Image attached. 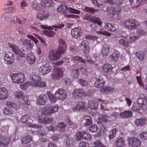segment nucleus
<instances>
[{
	"label": "nucleus",
	"mask_w": 147,
	"mask_h": 147,
	"mask_svg": "<svg viewBox=\"0 0 147 147\" xmlns=\"http://www.w3.org/2000/svg\"><path fill=\"white\" fill-rule=\"evenodd\" d=\"M57 11L60 13H62L64 14L65 16L66 17L67 14V12L70 13H73L76 14H79L80 13V11L71 7L68 8L65 6L61 4L57 8Z\"/></svg>",
	"instance_id": "obj_1"
},
{
	"label": "nucleus",
	"mask_w": 147,
	"mask_h": 147,
	"mask_svg": "<svg viewBox=\"0 0 147 147\" xmlns=\"http://www.w3.org/2000/svg\"><path fill=\"white\" fill-rule=\"evenodd\" d=\"M10 76L12 81L14 83H21L25 80L24 75L22 73H11Z\"/></svg>",
	"instance_id": "obj_2"
},
{
	"label": "nucleus",
	"mask_w": 147,
	"mask_h": 147,
	"mask_svg": "<svg viewBox=\"0 0 147 147\" xmlns=\"http://www.w3.org/2000/svg\"><path fill=\"white\" fill-rule=\"evenodd\" d=\"M63 54L57 50V51L51 50L49 53V58L51 61H56L60 58L61 55Z\"/></svg>",
	"instance_id": "obj_3"
},
{
	"label": "nucleus",
	"mask_w": 147,
	"mask_h": 147,
	"mask_svg": "<svg viewBox=\"0 0 147 147\" xmlns=\"http://www.w3.org/2000/svg\"><path fill=\"white\" fill-rule=\"evenodd\" d=\"M126 28L131 30L140 28V26L139 23L137 21L132 22L129 20H126L124 23Z\"/></svg>",
	"instance_id": "obj_4"
},
{
	"label": "nucleus",
	"mask_w": 147,
	"mask_h": 147,
	"mask_svg": "<svg viewBox=\"0 0 147 147\" xmlns=\"http://www.w3.org/2000/svg\"><path fill=\"white\" fill-rule=\"evenodd\" d=\"M5 105L7 106L3 109V113L5 114H10L12 113V111L11 110L10 108L15 109L17 106L16 104L12 102H7L5 103Z\"/></svg>",
	"instance_id": "obj_5"
},
{
	"label": "nucleus",
	"mask_w": 147,
	"mask_h": 147,
	"mask_svg": "<svg viewBox=\"0 0 147 147\" xmlns=\"http://www.w3.org/2000/svg\"><path fill=\"white\" fill-rule=\"evenodd\" d=\"M128 144L132 147H137L141 145L140 140L136 137H131L127 139Z\"/></svg>",
	"instance_id": "obj_6"
},
{
	"label": "nucleus",
	"mask_w": 147,
	"mask_h": 147,
	"mask_svg": "<svg viewBox=\"0 0 147 147\" xmlns=\"http://www.w3.org/2000/svg\"><path fill=\"white\" fill-rule=\"evenodd\" d=\"M55 96L58 99L60 100H63L66 98L67 97V92L64 90L59 88L56 91L55 93Z\"/></svg>",
	"instance_id": "obj_7"
},
{
	"label": "nucleus",
	"mask_w": 147,
	"mask_h": 147,
	"mask_svg": "<svg viewBox=\"0 0 147 147\" xmlns=\"http://www.w3.org/2000/svg\"><path fill=\"white\" fill-rule=\"evenodd\" d=\"M52 68L49 64L47 63L42 65L39 68V70L42 74L44 75L50 72Z\"/></svg>",
	"instance_id": "obj_8"
},
{
	"label": "nucleus",
	"mask_w": 147,
	"mask_h": 147,
	"mask_svg": "<svg viewBox=\"0 0 147 147\" xmlns=\"http://www.w3.org/2000/svg\"><path fill=\"white\" fill-rule=\"evenodd\" d=\"M58 43L59 45L57 50L61 52V53L64 54L67 47V44L62 38L59 39Z\"/></svg>",
	"instance_id": "obj_9"
},
{
	"label": "nucleus",
	"mask_w": 147,
	"mask_h": 147,
	"mask_svg": "<svg viewBox=\"0 0 147 147\" xmlns=\"http://www.w3.org/2000/svg\"><path fill=\"white\" fill-rule=\"evenodd\" d=\"M54 74L53 76V78L55 80H58L62 77L63 72L62 69L55 68L54 69Z\"/></svg>",
	"instance_id": "obj_10"
},
{
	"label": "nucleus",
	"mask_w": 147,
	"mask_h": 147,
	"mask_svg": "<svg viewBox=\"0 0 147 147\" xmlns=\"http://www.w3.org/2000/svg\"><path fill=\"white\" fill-rule=\"evenodd\" d=\"M11 141L9 137L0 135V146L6 147Z\"/></svg>",
	"instance_id": "obj_11"
},
{
	"label": "nucleus",
	"mask_w": 147,
	"mask_h": 147,
	"mask_svg": "<svg viewBox=\"0 0 147 147\" xmlns=\"http://www.w3.org/2000/svg\"><path fill=\"white\" fill-rule=\"evenodd\" d=\"M13 55L12 53L9 52L6 54L4 57L5 62L9 64H12L14 61V59L13 58Z\"/></svg>",
	"instance_id": "obj_12"
},
{
	"label": "nucleus",
	"mask_w": 147,
	"mask_h": 147,
	"mask_svg": "<svg viewBox=\"0 0 147 147\" xmlns=\"http://www.w3.org/2000/svg\"><path fill=\"white\" fill-rule=\"evenodd\" d=\"M71 34L76 38H78L82 35V32L80 27H78L72 29L71 31Z\"/></svg>",
	"instance_id": "obj_13"
},
{
	"label": "nucleus",
	"mask_w": 147,
	"mask_h": 147,
	"mask_svg": "<svg viewBox=\"0 0 147 147\" xmlns=\"http://www.w3.org/2000/svg\"><path fill=\"white\" fill-rule=\"evenodd\" d=\"M105 82L104 79L101 76H99L98 79L96 80L94 86L97 88H101L104 86Z\"/></svg>",
	"instance_id": "obj_14"
},
{
	"label": "nucleus",
	"mask_w": 147,
	"mask_h": 147,
	"mask_svg": "<svg viewBox=\"0 0 147 147\" xmlns=\"http://www.w3.org/2000/svg\"><path fill=\"white\" fill-rule=\"evenodd\" d=\"M105 28L106 29L111 32L115 31L119 28L117 24L109 23L105 24Z\"/></svg>",
	"instance_id": "obj_15"
},
{
	"label": "nucleus",
	"mask_w": 147,
	"mask_h": 147,
	"mask_svg": "<svg viewBox=\"0 0 147 147\" xmlns=\"http://www.w3.org/2000/svg\"><path fill=\"white\" fill-rule=\"evenodd\" d=\"M8 96V92L5 87L0 88V100H4L6 99Z\"/></svg>",
	"instance_id": "obj_16"
},
{
	"label": "nucleus",
	"mask_w": 147,
	"mask_h": 147,
	"mask_svg": "<svg viewBox=\"0 0 147 147\" xmlns=\"http://www.w3.org/2000/svg\"><path fill=\"white\" fill-rule=\"evenodd\" d=\"M84 93L82 89L80 88L78 89L74 90L72 93V94L74 98L78 99L80 97H81Z\"/></svg>",
	"instance_id": "obj_17"
},
{
	"label": "nucleus",
	"mask_w": 147,
	"mask_h": 147,
	"mask_svg": "<svg viewBox=\"0 0 147 147\" xmlns=\"http://www.w3.org/2000/svg\"><path fill=\"white\" fill-rule=\"evenodd\" d=\"M47 99V96L45 95L42 94L40 95L36 100L37 102L39 104L44 105L46 104Z\"/></svg>",
	"instance_id": "obj_18"
},
{
	"label": "nucleus",
	"mask_w": 147,
	"mask_h": 147,
	"mask_svg": "<svg viewBox=\"0 0 147 147\" xmlns=\"http://www.w3.org/2000/svg\"><path fill=\"white\" fill-rule=\"evenodd\" d=\"M110 49L109 44V42H107L106 44L103 45L101 53L103 55L107 56L109 54Z\"/></svg>",
	"instance_id": "obj_19"
},
{
	"label": "nucleus",
	"mask_w": 147,
	"mask_h": 147,
	"mask_svg": "<svg viewBox=\"0 0 147 147\" xmlns=\"http://www.w3.org/2000/svg\"><path fill=\"white\" fill-rule=\"evenodd\" d=\"M115 145L117 147H125L124 138L122 137L117 138L115 140Z\"/></svg>",
	"instance_id": "obj_20"
},
{
	"label": "nucleus",
	"mask_w": 147,
	"mask_h": 147,
	"mask_svg": "<svg viewBox=\"0 0 147 147\" xmlns=\"http://www.w3.org/2000/svg\"><path fill=\"white\" fill-rule=\"evenodd\" d=\"M112 70V65L108 63L104 64L102 67V71L107 74H111Z\"/></svg>",
	"instance_id": "obj_21"
},
{
	"label": "nucleus",
	"mask_w": 147,
	"mask_h": 147,
	"mask_svg": "<svg viewBox=\"0 0 147 147\" xmlns=\"http://www.w3.org/2000/svg\"><path fill=\"white\" fill-rule=\"evenodd\" d=\"M110 118L109 115L106 114H103L99 117L98 119V122L100 123H103L109 122V119Z\"/></svg>",
	"instance_id": "obj_22"
},
{
	"label": "nucleus",
	"mask_w": 147,
	"mask_h": 147,
	"mask_svg": "<svg viewBox=\"0 0 147 147\" xmlns=\"http://www.w3.org/2000/svg\"><path fill=\"white\" fill-rule=\"evenodd\" d=\"M53 120V119L50 117L45 116L40 118L38 119V122L42 123H52Z\"/></svg>",
	"instance_id": "obj_23"
},
{
	"label": "nucleus",
	"mask_w": 147,
	"mask_h": 147,
	"mask_svg": "<svg viewBox=\"0 0 147 147\" xmlns=\"http://www.w3.org/2000/svg\"><path fill=\"white\" fill-rule=\"evenodd\" d=\"M132 112L131 111H126L120 113L119 115L122 118H127L132 116Z\"/></svg>",
	"instance_id": "obj_24"
},
{
	"label": "nucleus",
	"mask_w": 147,
	"mask_h": 147,
	"mask_svg": "<svg viewBox=\"0 0 147 147\" xmlns=\"http://www.w3.org/2000/svg\"><path fill=\"white\" fill-rule=\"evenodd\" d=\"M22 45L26 47V49L28 48L32 49L34 44L32 41L29 40L25 39L23 41Z\"/></svg>",
	"instance_id": "obj_25"
},
{
	"label": "nucleus",
	"mask_w": 147,
	"mask_h": 147,
	"mask_svg": "<svg viewBox=\"0 0 147 147\" xmlns=\"http://www.w3.org/2000/svg\"><path fill=\"white\" fill-rule=\"evenodd\" d=\"M86 104L84 102H79L75 107L74 108V111L79 110H85L86 109Z\"/></svg>",
	"instance_id": "obj_26"
},
{
	"label": "nucleus",
	"mask_w": 147,
	"mask_h": 147,
	"mask_svg": "<svg viewBox=\"0 0 147 147\" xmlns=\"http://www.w3.org/2000/svg\"><path fill=\"white\" fill-rule=\"evenodd\" d=\"M84 123V125L87 126L92 124V119L90 117L88 116H85L83 120Z\"/></svg>",
	"instance_id": "obj_27"
},
{
	"label": "nucleus",
	"mask_w": 147,
	"mask_h": 147,
	"mask_svg": "<svg viewBox=\"0 0 147 147\" xmlns=\"http://www.w3.org/2000/svg\"><path fill=\"white\" fill-rule=\"evenodd\" d=\"M98 103L94 102L92 100H89L88 103V107L92 110H95L97 109Z\"/></svg>",
	"instance_id": "obj_28"
},
{
	"label": "nucleus",
	"mask_w": 147,
	"mask_h": 147,
	"mask_svg": "<svg viewBox=\"0 0 147 147\" xmlns=\"http://www.w3.org/2000/svg\"><path fill=\"white\" fill-rule=\"evenodd\" d=\"M47 94L50 101L52 103H54L56 102L58 98L55 97V95H54L52 93L49 91L47 92Z\"/></svg>",
	"instance_id": "obj_29"
},
{
	"label": "nucleus",
	"mask_w": 147,
	"mask_h": 147,
	"mask_svg": "<svg viewBox=\"0 0 147 147\" xmlns=\"http://www.w3.org/2000/svg\"><path fill=\"white\" fill-rule=\"evenodd\" d=\"M20 121L22 123H30L32 121L29 116L28 115H24L22 117Z\"/></svg>",
	"instance_id": "obj_30"
},
{
	"label": "nucleus",
	"mask_w": 147,
	"mask_h": 147,
	"mask_svg": "<svg viewBox=\"0 0 147 147\" xmlns=\"http://www.w3.org/2000/svg\"><path fill=\"white\" fill-rule=\"evenodd\" d=\"M57 126L60 132H63L66 130L67 125L64 122H61L58 123Z\"/></svg>",
	"instance_id": "obj_31"
},
{
	"label": "nucleus",
	"mask_w": 147,
	"mask_h": 147,
	"mask_svg": "<svg viewBox=\"0 0 147 147\" xmlns=\"http://www.w3.org/2000/svg\"><path fill=\"white\" fill-rule=\"evenodd\" d=\"M74 144V139L73 138H68L65 141V147H72Z\"/></svg>",
	"instance_id": "obj_32"
},
{
	"label": "nucleus",
	"mask_w": 147,
	"mask_h": 147,
	"mask_svg": "<svg viewBox=\"0 0 147 147\" xmlns=\"http://www.w3.org/2000/svg\"><path fill=\"white\" fill-rule=\"evenodd\" d=\"M119 56L120 55L117 52L115 51L110 56V61L114 62H116Z\"/></svg>",
	"instance_id": "obj_33"
},
{
	"label": "nucleus",
	"mask_w": 147,
	"mask_h": 147,
	"mask_svg": "<svg viewBox=\"0 0 147 147\" xmlns=\"http://www.w3.org/2000/svg\"><path fill=\"white\" fill-rule=\"evenodd\" d=\"M33 86L34 87H44L46 86L45 82L42 81L41 78L39 79L36 83L33 84Z\"/></svg>",
	"instance_id": "obj_34"
},
{
	"label": "nucleus",
	"mask_w": 147,
	"mask_h": 147,
	"mask_svg": "<svg viewBox=\"0 0 147 147\" xmlns=\"http://www.w3.org/2000/svg\"><path fill=\"white\" fill-rule=\"evenodd\" d=\"M41 3L47 7H51L53 5V2L51 0H41Z\"/></svg>",
	"instance_id": "obj_35"
},
{
	"label": "nucleus",
	"mask_w": 147,
	"mask_h": 147,
	"mask_svg": "<svg viewBox=\"0 0 147 147\" xmlns=\"http://www.w3.org/2000/svg\"><path fill=\"white\" fill-rule=\"evenodd\" d=\"M32 139V137L31 136L27 135L22 139V142L23 144H26L31 141Z\"/></svg>",
	"instance_id": "obj_36"
},
{
	"label": "nucleus",
	"mask_w": 147,
	"mask_h": 147,
	"mask_svg": "<svg viewBox=\"0 0 147 147\" xmlns=\"http://www.w3.org/2000/svg\"><path fill=\"white\" fill-rule=\"evenodd\" d=\"M72 60L73 61H76L80 62L81 63L86 64V63L85 59H83L82 57L78 56H75L73 57Z\"/></svg>",
	"instance_id": "obj_37"
},
{
	"label": "nucleus",
	"mask_w": 147,
	"mask_h": 147,
	"mask_svg": "<svg viewBox=\"0 0 147 147\" xmlns=\"http://www.w3.org/2000/svg\"><path fill=\"white\" fill-rule=\"evenodd\" d=\"M146 121V120L144 119H138L136 120L135 123L138 126H141L145 124Z\"/></svg>",
	"instance_id": "obj_38"
},
{
	"label": "nucleus",
	"mask_w": 147,
	"mask_h": 147,
	"mask_svg": "<svg viewBox=\"0 0 147 147\" xmlns=\"http://www.w3.org/2000/svg\"><path fill=\"white\" fill-rule=\"evenodd\" d=\"M96 32L98 34L102 35L108 36H109L111 35V33L104 30L102 29H100L99 31H96Z\"/></svg>",
	"instance_id": "obj_39"
},
{
	"label": "nucleus",
	"mask_w": 147,
	"mask_h": 147,
	"mask_svg": "<svg viewBox=\"0 0 147 147\" xmlns=\"http://www.w3.org/2000/svg\"><path fill=\"white\" fill-rule=\"evenodd\" d=\"M142 105L138 104L136 102H134L132 108V110L134 111H138L141 109Z\"/></svg>",
	"instance_id": "obj_40"
},
{
	"label": "nucleus",
	"mask_w": 147,
	"mask_h": 147,
	"mask_svg": "<svg viewBox=\"0 0 147 147\" xmlns=\"http://www.w3.org/2000/svg\"><path fill=\"white\" fill-rule=\"evenodd\" d=\"M24 94L21 92H17L15 94V96L16 98L22 99V100H24L23 102H24L25 97H24L23 95Z\"/></svg>",
	"instance_id": "obj_41"
},
{
	"label": "nucleus",
	"mask_w": 147,
	"mask_h": 147,
	"mask_svg": "<svg viewBox=\"0 0 147 147\" xmlns=\"http://www.w3.org/2000/svg\"><path fill=\"white\" fill-rule=\"evenodd\" d=\"M8 46L9 47L12 48V50L16 53V54L20 49L19 47L18 46H17L11 44L10 43H9Z\"/></svg>",
	"instance_id": "obj_42"
},
{
	"label": "nucleus",
	"mask_w": 147,
	"mask_h": 147,
	"mask_svg": "<svg viewBox=\"0 0 147 147\" xmlns=\"http://www.w3.org/2000/svg\"><path fill=\"white\" fill-rule=\"evenodd\" d=\"M84 11L90 13L91 14H93L95 12L98 11L97 9H95L94 8L88 7H86L84 9Z\"/></svg>",
	"instance_id": "obj_43"
},
{
	"label": "nucleus",
	"mask_w": 147,
	"mask_h": 147,
	"mask_svg": "<svg viewBox=\"0 0 147 147\" xmlns=\"http://www.w3.org/2000/svg\"><path fill=\"white\" fill-rule=\"evenodd\" d=\"M118 131V129L114 128L110 131V134L109 135V137L110 139H112L115 136Z\"/></svg>",
	"instance_id": "obj_44"
},
{
	"label": "nucleus",
	"mask_w": 147,
	"mask_h": 147,
	"mask_svg": "<svg viewBox=\"0 0 147 147\" xmlns=\"http://www.w3.org/2000/svg\"><path fill=\"white\" fill-rule=\"evenodd\" d=\"M140 36H130L128 40V43H131L134 42L137 40L139 39Z\"/></svg>",
	"instance_id": "obj_45"
},
{
	"label": "nucleus",
	"mask_w": 147,
	"mask_h": 147,
	"mask_svg": "<svg viewBox=\"0 0 147 147\" xmlns=\"http://www.w3.org/2000/svg\"><path fill=\"white\" fill-rule=\"evenodd\" d=\"M49 16V14H47L44 15H42L41 14H37L36 17L40 20H42L46 19Z\"/></svg>",
	"instance_id": "obj_46"
},
{
	"label": "nucleus",
	"mask_w": 147,
	"mask_h": 147,
	"mask_svg": "<svg viewBox=\"0 0 147 147\" xmlns=\"http://www.w3.org/2000/svg\"><path fill=\"white\" fill-rule=\"evenodd\" d=\"M32 7L35 10H40L41 8V5L40 3H34L32 2Z\"/></svg>",
	"instance_id": "obj_47"
},
{
	"label": "nucleus",
	"mask_w": 147,
	"mask_h": 147,
	"mask_svg": "<svg viewBox=\"0 0 147 147\" xmlns=\"http://www.w3.org/2000/svg\"><path fill=\"white\" fill-rule=\"evenodd\" d=\"M94 24H97L98 25L100 26L102 24V22H101L100 19L98 17H94L93 22Z\"/></svg>",
	"instance_id": "obj_48"
},
{
	"label": "nucleus",
	"mask_w": 147,
	"mask_h": 147,
	"mask_svg": "<svg viewBox=\"0 0 147 147\" xmlns=\"http://www.w3.org/2000/svg\"><path fill=\"white\" fill-rule=\"evenodd\" d=\"M43 32L45 34L49 37H53L55 34V32L53 31L45 30Z\"/></svg>",
	"instance_id": "obj_49"
},
{
	"label": "nucleus",
	"mask_w": 147,
	"mask_h": 147,
	"mask_svg": "<svg viewBox=\"0 0 147 147\" xmlns=\"http://www.w3.org/2000/svg\"><path fill=\"white\" fill-rule=\"evenodd\" d=\"M89 130L92 132H96L97 131L98 129L96 125L94 124L89 127L88 128Z\"/></svg>",
	"instance_id": "obj_50"
},
{
	"label": "nucleus",
	"mask_w": 147,
	"mask_h": 147,
	"mask_svg": "<svg viewBox=\"0 0 147 147\" xmlns=\"http://www.w3.org/2000/svg\"><path fill=\"white\" fill-rule=\"evenodd\" d=\"M85 61H86L88 63L90 64H93L94 62L92 61L91 57L87 54L85 55Z\"/></svg>",
	"instance_id": "obj_51"
},
{
	"label": "nucleus",
	"mask_w": 147,
	"mask_h": 147,
	"mask_svg": "<svg viewBox=\"0 0 147 147\" xmlns=\"http://www.w3.org/2000/svg\"><path fill=\"white\" fill-rule=\"evenodd\" d=\"M29 63L33 64L35 62V57L33 55H30L28 58Z\"/></svg>",
	"instance_id": "obj_52"
},
{
	"label": "nucleus",
	"mask_w": 147,
	"mask_h": 147,
	"mask_svg": "<svg viewBox=\"0 0 147 147\" xmlns=\"http://www.w3.org/2000/svg\"><path fill=\"white\" fill-rule=\"evenodd\" d=\"M26 52V51L24 49H20L16 54L18 55L20 57H24Z\"/></svg>",
	"instance_id": "obj_53"
},
{
	"label": "nucleus",
	"mask_w": 147,
	"mask_h": 147,
	"mask_svg": "<svg viewBox=\"0 0 147 147\" xmlns=\"http://www.w3.org/2000/svg\"><path fill=\"white\" fill-rule=\"evenodd\" d=\"M40 77L37 75H33L31 78V80H32V82H33V84H35L39 79H40Z\"/></svg>",
	"instance_id": "obj_54"
},
{
	"label": "nucleus",
	"mask_w": 147,
	"mask_h": 147,
	"mask_svg": "<svg viewBox=\"0 0 147 147\" xmlns=\"http://www.w3.org/2000/svg\"><path fill=\"white\" fill-rule=\"evenodd\" d=\"M40 113L41 115H47L50 114L49 111L47 110L45 108H42L38 112V114Z\"/></svg>",
	"instance_id": "obj_55"
},
{
	"label": "nucleus",
	"mask_w": 147,
	"mask_h": 147,
	"mask_svg": "<svg viewBox=\"0 0 147 147\" xmlns=\"http://www.w3.org/2000/svg\"><path fill=\"white\" fill-rule=\"evenodd\" d=\"M119 42L122 45L125 47H127L128 46V43L127 41L124 39L121 38L119 40Z\"/></svg>",
	"instance_id": "obj_56"
},
{
	"label": "nucleus",
	"mask_w": 147,
	"mask_h": 147,
	"mask_svg": "<svg viewBox=\"0 0 147 147\" xmlns=\"http://www.w3.org/2000/svg\"><path fill=\"white\" fill-rule=\"evenodd\" d=\"M113 88L109 86H105L102 88V90L105 92H111L113 91Z\"/></svg>",
	"instance_id": "obj_57"
},
{
	"label": "nucleus",
	"mask_w": 147,
	"mask_h": 147,
	"mask_svg": "<svg viewBox=\"0 0 147 147\" xmlns=\"http://www.w3.org/2000/svg\"><path fill=\"white\" fill-rule=\"evenodd\" d=\"M78 82L82 86L86 87L88 84V82L86 81L81 79L79 80Z\"/></svg>",
	"instance_id": "obj_58"
},
{
	"label": "nucleus",
	"mask_w": 147,
	"mask_h": 147,
	"mask_svg": "<svg viewBox=\"0 0 147 147\" xmlns=\"http://www.w3.org/2000/svg\"><path fill=\"white\" fill-rule=\"evenodd\" d=\"M82 132L79 131L77 132L76 134V139L77 141H79L83 139Z\"/></svg>",
	"instance_id": "obj_59"
},
{
	"label": "nucleus",
	"mask_w": 147,
	"mask_h": 147,
	"mask_svg": "<svg viewBox=\"0 0 147 147\" xmlns=\"http://www.w3.org/2000/svg\"><path fill=\"white\" fill-rule=\"evenodd\" d=\"M85 38L87 39L90 40H94L97 38V37L91 35L87 34L85 36Z\"/></svg>",
	"instance_id": "obj_60"
},
{
	"label": "nucleus",
	"mask_w": 147,
	"mask_h": 147,
	"mask_svg": "<svg viewBox=\"0 0 147 147\" xmlns=\"http://www.w3.org/2000/svg\"><path fill=\"white\" fill-rule=\"evenodd\" d=\"M59 109V107L57 106H54L52 107L50 109L49 113L50 114L53 113L57 111Z\"/></svg>",
	"instance_id": "obj_61"
},
{
	"label": "nucleus",
	"mask_w": 147,
	"mask_h": 147,
	"mask_svg": "<svg viewBox=\"0 0 147 147\" xmlns=\"http://www.w3.org/2000/svg\"><path fill=\"white\" fill-rule=\"evenodd\" d=\"M57 126L54 125L50 126L48 127V129L49 131L54 132L57 129Z\"/></svg>",
	"instance_id": "obj_62"
},
{
	"label": "nucleus",
	"mask_w": 147,
	"mask_h": 147,
	"mask_svg": "<svg viewBox=\"0 0 147 147\" xmlns=\"http://www.w3.org/2000/svg\"><path fill=\"white\" fill-rule=\"evenodd\" d=\"M82 137L83 139L84 140H88L89 139L90 136V135L88 134L86 131H83L82 132Z\"/></svg>",
	"instance_id": "obj_63"
},
{
	"label": "nucleus",
	"mask_w": 147,
	"mask_h": 147,
	"mask_svg": "<svg viewBox=\"0 0 147 147\" xmlns=\"http://www.w3.org/2000/svg\"><path fill=\"white\" fill-rule=\"evenodd\" d=\"M88 45V42L87 40H82L80 44V47H82L85 48Z\"/></svg>",
	"instance_id": "obj_64"
}]
</instances>
